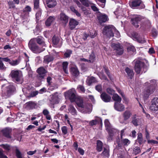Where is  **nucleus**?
I'll use <instances>...</instances> for the list:
<instances>
[{
    "mask_svg": "<svg viewBox=\"0 0 158 158\" xmlns=\"http://www.w3.org/2000/svg\"><path fill=\"white\" fill-rule=\"evenodd\" d=\"M155 80H152L145 83L146 85H148V87L146 89L143 93V96L144 100H146L148 98L149 95L152 94L154 91V89L152 86L156 83Z\"/></svg>",
    "mask_w": 158,
    "mask_h": 158,
    "instance_id": "1",
    "label": "nucleus"
},
{
    "mask_svg": "<svg viewBox=\"0 0 158 158\" xmlns=\"http://www.w3.org/2000/svg\"><path fill=\"white\" fill-rule=\"evenodd\" d=\"M132 24L136 28L139 27V24L142 26V24L140 23V22L143 23L145 25L148 23H150V22L148 20H145L143 17L138 15H134L131 19Z\"/></svg>",
    "mask_w": 158,
    "mask_h": 158,
    "instance_id": "2",
    "label": "nucleus"
},
{
    "mask_svg": "<svg viewBox=\"0 0 158 158\" xmlns=\"http://www.w3.org/2000/svg\"><path fill=\"white\" fill-rule=\"evenodd\" d=\"M28 47L30 49L35 53H39L45 49V48H43L42 49L39 48L35 43V40L34 39L30 40L28 43Z\"/></svg>",
    "mask_w": 158,
    "mask_h": 158,
    "instance_id": "3",
    "label": "nucleus"
},
{
    "mask_svg": "<svg viewBox=\"0 0 158 158\" xmlns=\"http://www.w3.org/2000/svg\"><path fill=\"white\" fill-rule=\"evenodd\" d=\"M28 47L30 49L35 53H39L45 49V48H43L42 49L39 48L35 43V40L34 39L30 40L28 43Z\"/></svg>",
    "mask_w": 158,
    "mask_h": 158,
    "instance_id": "4",
    "label": "nucleus"
},
{
    "mask_svg": "<svg viewBox=\"0 0 158 158\" xmlns=\"http://www.w3.org/2000/svg\"><path fill=\"white\" fill-rule=\"evenodd\" d=\"M130 6L133 9H142L145 7L141 0H132L130 2Z\"/></svg>",
    "mask_w": 158,
    "mask_h": 158,
    "instance_id": "5",
    "label": "nucleus"
},
{
    "mask_svg": "<svg viewBox=\"0 0 158 158\" xmlns=\"http://www.w3.org/2000/svg\"><path fill=\"white\" fill-rule=\"evenodd\" d=\"M133 62L135 64V72L138 74L142 73L144 68V64L141 60L135 59Z\"/></svg>",
    "mask_w": 158,
    "mask_h": 158,
    "instance_id": "6",
    "label": "nucleus"
},
{
    "mask_svg": "<svg viewBox=\"0 0 158 158\" xmlns=\"http://www.w3.org/2000/svg\"><path fill=\"white\" fill-rule=\"evenodd\" d=\"M115 30V28L112 25L105 26L103 31V34L109 38L113 37L114 35L113 31Z\"/></svg>",
    "mask_w": 158,
    "mask_h": 158,
    "instance_id": "7",
    "label": "nucleus"
},
{
    "mask_svg": "<svg viewBox=\"0 0 158 158\" xmlns=\"http://www.w3.org/2000/svg\"><path fill=\"white\" fill-rule=\"evenodd\" d=\"M66 98L69 99L71 102H74L77 97L76 92L74 89H72L64 93Z\"/></svg>",
    "mask_w": 158,
    "mask_h": 158,
    "instance_id": "8",
    "label": "nucleus"
},
{
    "mask_svg": "<svg viewBox=\"0 0 158 158\" xmlns=\"http://www.w3.org/2000/svg\"><path fill=\"white\" fill-rule=\"evenodd\" d=\"M104 123L106 129L108 131L110 136L108 138V140H110V139H111V136L114 135L116 131V130L112 128L108 120L106 119L105 120Z\"/></svg>",
    "mask_w": 158,
    "mask_h": 158,
    "instance_id": "9",
    "label": "nucleus"
},
{
    "mask_svg": "<svg viewBox=\"0 0 158 158\" xmlns=\"http://www.w3.org/2000/svg\"><path fill=\"white\" fill-rule=\"evenodd\" d=\"M132 114L130 111L128 110H126L123 114V118L120 117L119 118V121L120 123L126 124V121L129 119Z\"/></svg>",
    "mask_w": 158,
    "mask_h": 158,
    "instance_id": "10",
    "label": "nucleus"
},
{
    "mask_svg": "<svg viewBox=\"0 0 158 158\" xmlns=\"http://www.w3.org/2000/svg\"><path fill=\"white\" fill-rule=\"evenodd\" d=\"M112 47L117 54L121 55L123 54V49L119 44H113Z\"/></svg>",
    "mask_w": 158,
    "mask_h": 158,
    "instance_id": "11",
    "label": "nucleus"
},
{
    "mask_svg": "<svg viewBox=\"0 0 158 158\" xmlns=\"http://www.w3.org/2000/svg\"><path fill=\"white\" fill-rule=\"evenodd\" d=\"M50 106L51 108H54V105L58 104L59 103V98L58 94L56 93L53 94L52 99L50 100Z\"/></svg>",
    "mask_w": 158,
    "mask_h": 158,
    "instance_id": "12",
    "label": "nucleus"
},
{
    "mask_svg": "<svg viewBox=\"0 0 158 158\" xmlns=\"http://www.w3.org/2000/svg\"><path fill=\"white\" fill-rule=\"evenodd\" d=\"M149 109L152 111L158 110V98H155L151 101V104Z\"/></svg>",
    "mask_w": 158,
    "mask_h": 158,
    "instance_id": "13",
    "label": "nucleus"
},
{
    "mask_svg": "<svg viewBox=\"0 0 158 158\" xmlns=\"http://www.w3.org/2000/svg\"><path fill=\"white\" fill-rule=\"evenodd\" d=\"M75 102L79 107L85 110V113H86L88 111V108L86 106L84 105L83 101L82 99L77 97L76 99Z\"/></svg>",
    "mask_w": 158,
    "mask_h": 158,
    "instance_id": "14",
    "label": "nucleus"
},
{
    "mask_svg": "<svg viewBox=\"0 0 158 158\" xmlns=\"http://www.w3.org/2000/svg\"><path fill=\"white\" fill-rule=\"evenodd\" d=\"M12 78L15 80L17 81H19L22 77V75L19 71L12 70L10 74Z\"/></svg>",
    "mask_w": 158,
    "mask_h": 158,
    "instance_id": "15",
    "label": "nucleus"
},
{
    "mask_svg": "<svg viewBox=\"0 0 158 158\" xmlns=\"http://www.w3.org/2000/svg\"><path fill=\"white\" fill-rule=\"evenodd\" d=\"M59 20L60 23L65 25L68 22L69 17L64 13H62L60 15Z\"/></svg>",
    "mask_w": 158,
    "mask_h": 158,
    "instance_id": "16",
    "label": "nucleus"
},
{
    "mask_svg": "<svg viewBox=\"0 0 158 158\" xmlns=\"http://www.w3.org/2000/svg\"><path fill=\"white\" fill-rule=\"evenodd\" d=\"M99 22L100 23H105L109 20L108 17L105 14L100 13L97 16Z\"/></svg>",
    "mask_w": 158,
    "mask_h": 158,
    "instance_id": "17",
    "label": "nucleus"
},
{
    "mask_svg": "<svg viewBox=\"0 0 158 158\" xmlns=\"http://www.w3.org/2000/svg\"><path fill=\"white\" fill-rule=\"evenodd\" d=\"M52 42L56 47H60L62 44L61 39L55 36L52 38Z\"/></svg>",
    "mask_w": 158,
    "mask_h": 158,
    "instance_id": "18",
    "label": "nucleus"
},
{
    "mask_svg": "<svg viewBox=\"0 0 158 158\" xmlns=\"http://www.w3.org/2000/svg\"><path fill=\"white\" fill-rule=\"evenodd\" d=\"M37 72L39 74V77L41 79H44L47 71L43 67H40L37 70Z\"/></svg>",
    "mask_w": 158,
    "mask_h": 158,
    "instance_id": "19",
    "label": "nucleus"
},
{
    "mask_svg": "<svg viewBox=\"0 0 158 158\" xmlns=\"http://www.w3.org/2000/svg\"><path fill=\"white\" fill-rule=\"evenodd\" d=\"M97 124H102V120L101 118L98 117H96L95 119L89 122V124L90 126H93Z\"/></svg>",
    "mask_w": 158,
    "mask_h": 158,
    "instance_id": "20",
    "label": "nucleus"
},
{
    "mask_svg": "<svg viewBox=\"0 0 158 158\" xmlns=\"http://www.w3.org/2000/svg\"><path fill=\"white\" fill-rule=\"evenodd\" d=\"M12 130L10 128L6 127L2 129L1 132L3 135L7 138H10V134Z\"/></svg>",
    "mask_w": 158,
    "mask_h": 158,
    "instance_id": "21",
    "label": "nucleus"
},
{
    "mask_svg": "<svg viewBox=\"0 0 158 158\" xmlns=\"http://www.w3.org/2000/svg\"><path fill=\"white\" fill-rule=\"evenodd\" d=\"M78 22L73 19H70L69 22V26L70 29H74L76 26L78 24Z\"/></svg>",
    "mask_w": 158,
    "mask_h": 158,
    "instance_id": "22",
    "label": "nucleus"
},
{
    "mask_svg": "<svg viewBox=\"0 0 158 158\" xmlns=\"http://www.w3.org/2000/svg\"><path fill=\"white\" fill-rule=\"evenodd\" d=\"M114 107L116 110L119 111H122L125 109L124 106L119 102H115Z\"/></svg>",
    "mask_w": 158,
    "mask_h": 158,
    "instance_id": "23",
    "label": "nucleus"
},
{
    "mask_svg": "<svg viewBox=\"0 0 158 158\" xmlns=\"http://www.w3.org/2000/svg\"><path fill=\"white\" fill-rule=\"evenodd\" d=\"M70 71L72 75L75 77H77L79 75V71L76 66L72 67L71 68Z\"/></svg>",
    "mask_w": 158,
    "mask_h": 158,
    "instance_id": "24",
    "label": "nucleus"
},
{
    "mask_svg": "<svg viewBox=\"0 0 158 158\" xmlns=\"http://www.w3.org/2000/svg\"><path fill=\"white\" fill-rule=\"evenodd\" d=\"M101 98L103 101L106 102H110L111 99L110 96L105 93H102L101 94Z\"/></svg>",
    "mask_w": 158,
    "mask_h": 158,
    "instance_id": "25",
    "label": "nucleus"
},
{
    "mask_svg": "<svg viewBox=\"0 0 158 158\" xmlns=\"http://www.w3.org/2000/svg\"><path fill=\"white\" fill-rule=\"evenodd\" d=\"M47 6L49 8H53L56 5V2L55 0H46Z\"/></svg>",
    "mask_w": 158,
    "mask_h": 158,
    "instance_id": "26",
    "label": "nucleus"
},
{
    "mask_svg": "<svg viewBox=\"0 0 158 158\" xmlns=\"http://www.w3.org/2000/svg\"><path fill=\"white\" fill-rule=\"evenodd\" d=\"M141 121L140 119L137 118L136 115H135L133 116L132 123L135 126H136L138 125L140 123Z\"/></svg>",
    "mask_w": 158,
    "mask_h": 158,
    "instance_id": "27",
    "label": "nucleus"
},
{
    "mask_svg": "<svg viewBox=\"0 0 158 158\" xmlns=\"http://www.w3.org/2000/svg\"><path fill=\"white\" fill-rule=\"evenodd\" d=\"M68 110L72 114L75 115H77V111L74 106L72 105H69L68 107Z\"/></svg>",
    "mask_w": 158,
    "mask_h": 158,
    "instance_id": "28",
    "label": "nucleus"
},
{
    "mask_svg": "<svg viewBox=\"0 0 158 158\" xmlns=\"http://www.w3.org/2000/svg\"><path fill=\"white\" fill-rule=\"evenodd\" d=\"M37 43L40 44H41L43 47H45V44L44 41V38L41 36H38L36 38L34 39Z\"/></svg>",
    "mask_w": 158,
    "mask_h": 158,
    "instance_id": "29",
    "label": "nucleus"
},
{
    "mask_svg": "<svg viewBox=\"0 0 158 158\" xmlns=\"http://www.w3.org/2000/svg\"><path fill=\"white\" fill-rule=\"evenodd\" d=\"M27 109L30 110L34 108L35 106V104L32 102H29L26 103Z\"/></svg>",
    "mask_w": 158,
    "mask_h": 158,
    "instance_id": "30",
    "label": "nucleus"
},
{
    "mask_svg": "<svg viewBox=\"0 0 158 158\" xmlns=\"http://www.w3.org/2000/svg\"><path fill=\"white\" fill-rule=\"evenodd\" d=\"M54 59L53 57L50 55H47L44 56V62L48 64L51 62Z\"/></svg>",
    "mask_w": 158,
    "mask_h": 158,
    "instance_id": "31",
    "label": "nucleus"
},
{
    "mask_svg": "<svg viewBox=\"0 0 158 158\" xmlns=\"http://www.w3.org/2000/svg\"><path fill=\"white\" fill-rule=\"evenodd\" d=\"M55 18L54 17L50 16L46 20L45 25L47 26H50L52 23L54 21Z\"/></svg>",
    "mask_w": 158,
    "mask_h": 158,
    "instance_id": "32",
    "label": "nucleus"
},
{
    "mask_svg": "<svg viewBox=\"0 0 158 158\" xmlns=\"http://www.w3.org/2000/svg\"><path fill=\"white\" fill-rule=\"evenodd\" d=\"M43 114L45 117L48 120H50L51 119V117L49 114V112L47 109H44L43 111Z\"/></svg>",
    "mask_w": 158,
    "mask_h": 158,
    "instance_id": "33",
    "label": "nucleus"
},
{
    "mask_svg": "<svg viewBox=\"0 0 158 158\" xmlns=\"http://www.w3.org/2000/svg\"><path fill=\"white\" fill-rule=\"evenodd\" d=\"M97 151L98 152L101 151L102 148L103 143L102 142L99 140H97Z\"/></svg>",
    "mask_w": 158,
    "mask_h": 158,
    "instance_id": "34",
    "label": "nucleus"
},
{
    "mask_svg": "<svg viewBox=\"0 0 158 158\" xmlns=\"http://www.w3.org/2000/svg\"><path fill=\"white\" fill-rule=\"evenodd\" d=\"M96 81L95 78L92 77H88L86 80V82L89 85H90L92 83L95 82Z\"/></svg>",
    "mask_w": 158,
    "mask_h": 158,
    "instance_id": "35",
    "label": "nucleus"
},
{
    "mask_svg": "<svg viewBox=\"0 0 158 158\" xmlns=\"http://www.w3.org/2000/svg\"><path fill=\"white\" fill-rule=\"evenodd\" d=\"M125 71L129 77L131 78L134 75L133 70L127 67L125 69Z\"/></svg>",
    "mask_w": 158,
    "mask_h": 158,
    "instance_id": "36",
    "label": "nucleus"
},
{
    "mask_svg": "<svg viewBox=\"0 0 158 158\" xmlns=\"http://www.w3.org/2000/svg\"><path fill=\"white\" fill-rule=\"evenodd\" d=\"M62 67L64 73L66 74L68 73V63L67 62H64L62 63Z\"/></svg>",
    "mask_w": 158,
    "mask_h": 158,
    "instance_id": "37",
    "label": "nucleus"
},
{
    "mask_svg": "<svg viewBox=\"0 0 158 158\" xmlns=\"http://www.w3.org/2000/svg\"><path fill=\"white\" fill-rule=\"evenodd\" d=\"M15 153L16 156L17 158H23V156L21 152L16 146L15 147Z\"/></svg>",
    "mask_w": 158,
    "mask_h": 158,
    "instance_id": "38",
    "label": "nucleus"
},
{
    "mask_svg": "<svg viewBox=\"0 0 158 158\" xmlns=\"http://www.w3.org/2000/svg\"><path fill=\"white\" fill-rule=\"evenodd\" d=\"M112 98L114 101L120 103L122 100L121 98L116 94H113Z\"/></svg>",
    "mask_w": 158,
    "mask_h": 158,
    "instance_id": "39",
    "label": "nucleus"
},
{
    "mask_svg": "<svg viewBox=\"0 0 158 158\" xmlns=\"http://www.w3.org/2000/svg\"><path fill=\"white\" fill-rule=\"evenodd\" d=\"M134 40L137 41L138 42L141 43H143L146 42V41L143 38H141L140 37L137 36H136L133 37Z\"/></svg>",
    "mask_w": 158,
    "mask_h": 158,
    "instance_id": "40",
    "label": "nucleus"
},
{
    "mask_svg": "<svg viewBox=\"0 0 158 158\" xmlns=\"http://www.w3.org/2000/svg\"><path fill=\"white\" fill-rule=\"evenodd\" d=\"M137 140L140 144H141L143 143V140L142 133H139L138 134Z\"/></svg>",
    "mask_w": 158,
    "mask_h": 158,
    "instance_id": "41",
    "label": "nucleus"
},
{
    "mask_svg": "<svg viewBox=\"0 0 158 158\" xmlns=\"http://www.w3.org/2000/svg\"><path fill=\"white\" fill-rule=\"evenodd\" d=\"M40 26L37 24L34 30V33L35 35H37L40 32Z\"/></svg>",
    "mask_w": 158,
    "mask_h": 158,
    "instance_id": "42",
    "label": "nucleus"
},
{
    "mask_svg": "<svg viewBox=\"0 0 158 158\" xmlns=\"http://www.w3.org/2000/svg\"><path fill=\"white\" fill-rule=\"evenodd\" d=\"M127 50L128 52L131 54H133L136 51V49L133 46H131L127 48Z\"/></svg>",
    "mask_w": 158,
    "mask_h": 158,
    "instance_id": "43",
    "label": "nucleus"
},
{
    "mask_svg": "<svg viewBox=\"0 0 158 158\" xmlns=\"http://www.w3.org/2000/svg\"><path fill=\"white\" fill-rule=\"evenodd\" d=\"M14 87L11 85H10L7 88V91L8 94H10L14 91Z\"/></svg>",
    "mask_w": 158,
    "mask_h": 158,
    "instance_id": "44",
    "label": "nucleus"
},
{
    "mask_svg": "<svg viewBox=\"0 0 158 158\" xmlns=\"http://www.w3.org/2000/svg\"><path fill=\"white\" fill-rule=\"evenodd\" d=\"M121 139L122 143L124 145H128L130 143V141L127 139Z\"/></svg>",
    "mask_w": 158,
    "mask_h": 158,
    "instance_id": "45",
    "label": "nucleus"
},
{
    "mask_svg": "<svg viewBox=\"0 0 158 158\" xmlns=\"http://www.w3.org/2000/svg\"><path fill=\"white\" fill-rule=\"evenodd\" d=\"M102 154L104 156L108 157L109 156V151L108 149L104 148V151Z\"/></svg>",
    "mask_w": 158,
    "mask_h": 158,
    "instance_id": "46",
    "label": "nucleus"
},
{
    "mask_svg": "<svg viewBox=\"0 0 158 158\" xmlns=\"http://www.w3.org/2000/svg\"><path fill=\"white\" fill-rule=\"evenodd\" d=\"M140 152V150L139 147H135L133 149V153L135 155L138 154Z\"/></svg>",
    "mask_w": 158,
    "mask_h": 158,
    "instance_id": "47",
    "label": "nucleus"
},
{
    "mask_svg": "<svg viewBox=\"0 0 158 158\" xmlns=\"http://www.w3.org/2000/svg\"><path fill=\"white\" fill-rule=\"evenodd\" d=\"M77 89L80 92L84 93L85 89L84 87L81 85H78L77 87Z\"/></svg>",
    "mask_w": 158,
    "mask_h": 158,
    "instance_id": "48",
    "label": "nucleus"
},
{
    "mask_svg": "<svg viewBox=\"0 0 158 158\" xmlns=\"http://www.w3.org/2000/svg\"><path fill=\"white\" fill-rule=\"evenodd\" d=\"M0 146L2 147L5 150L7 151H9L10 148V146L7 144H2Z\"/></svg>",
    "mask_w": 158,
    "mask_h": 158,
    "instance_id": "49",
    "label": "nucleus"
},
{
    "mask_svg": "<svg viewBox=\"0 0 158 158\" xmlns=\"http://www.w3.org/2000/svg\"><path fill=\"white\" fill-rule=\"evenodd\" d=\"M9 63L12 66H15L19 64V61L17 60H10Z\"/></svg>",
    "mask_w": 158,
    "mask_h": 158,
    "instance_id": "50",
    "label": "nucleus"
},
{
    "mask_svg": "<svg viewBox=\"0 0 158 158\" xmlns=\"http://www.w3.org/2000/svg\"><path fill=\"white\" fill-rule=\"evenodd\" d=\"M72 52L70 50H67L66 52L64 53V55L65 57L68 58L72 54Z\"/></svg>",
    "mask_w": 158,
    "mask_h": 158,
    "instance_id": "51",
    "label": "nucleus"
},
{
    "mask_svg": "<svg viewBox=\"0 0 158 158\" xmlns=\"http://www.w3.org/2000/svg\"><path fill=\"white\" fill-rule=\"evenodd\" d=\"M107 92L110 94L113 95L114 94L115 91L112 89L110 88H108L106 89Z\"/></svg>",
    "mask_w": 158,
    "mask_h": 158,
    "instance_id": "52",
    "label": "nucleus"
},
{
    "mask_svg": "<svg viewBox=\"0 0 158 158\" xmlns=\"http://www.w3.org/2000/svg\"><path fill=\"white\" fill-rule=\"evenodd\" d=\"M95 89L99 92H102V88L101 85L99 84L95 86Z\"/></svg>",
    "mask_w": 158,
    "mask_h": 158,
    "instance_id": "53",
    "label": "nucleus"
},
{
    "mask_svg": "<svg viewBox=\"0 0 158 158\" xmlns=\"http://www.w3.org/2000/svg\"><path fill=\"white\" fill-rule=\"evenodd\" d=\"M6 67L4 65L2 62L0 60V70H5Z\"/></svg>",
    "mask_w": 158,
    "mask_h": 158,
    "instance_id": "54",
    "label": "nucleus"
},
{
    "mask_svg": "<svg viewBox=\"0 0 158 158\" xmlns=\"http://www.w3.org/2000/svg\"><path fill=\"white\" fill-rule=\"evenodd\" d=\"M41 15V12L40 10L39 11L36 13L35 15L36 18L37 20H39Z\"/></svg>",
    "mask_w": 158,
    "mask_h": 158,
    "instance_id": "55",
    "label": "nucleus"
},
{
    "mask_svg": "<svg viewBox=\"0 0 158 158\" xmlns=\"http://www.w3.org/2000/svg\"><path fill=\"white\" fill-rule=\"evenodd\" d=\"M95 58L94 55V54H91L89 56V61L90 62H93Z\"/></svg>",
    "mask_w": 158,
    "mask_h": 158,
    "instance_id": "56",
    "label": "nucleus"
},
{
    "mask_svg": "<svg viewBox=\"0 0 158 158\" xmlns=\"http://www.w3.org/2000/svg\"><path fill=\"white\" fill-rule=\"evenodd\" d=\"M34 8L37 9L39 6V1L38 0H35L34 1Z\"/></svg>",
    "mask_w": 158,
    "mask_h": 158,
    "instance_id": "57",
    "label": "nucleus"
},
{
    "mask_svg": "<svg viewBox=\"0 0 158 158\" xmlns=\"http://www.w3.org/2000/svg\"><path fill=\"white\" fill-rule=\"evenodd\" d=\"M61 130L63 133L65 135L67 133V129L66 127L63 126L61 128Z\"/></svg>",
    "mask_w": 158,
    "mask_h": 158,
    "instance_id": "58",
    "label": "nucleus"
},
{
    "mask_svg": "<svg viewBox=\"0 0 158 158\" xmlns=\"http://www.w3.org/2000/svg\"><path fill=\"white\" fill-rule=\"evenodd\" d=\"M2 150L0 148V158H8L7 157L3 154Z\"/></svg>",
    "mask_w": 158,
    "mask_h": 158,
    "instance_id": "59",
    "label": "nucleus"
},
{
    "mask_svg": "<svg viewBox=\"0 0 158 158\" xmlns=\"http://www.w3.org/2000/svg\"><path fill=\"white\" fill-rule=\"evenodd\" d=\"M148 143L152 144H158V142L157 141L153 140H148Z\"/></svg>",
    "mask_w": 158,
    "mask_h": 158,
    "instance_id": "60",
    "label": "nucleus"
},
{
    "mask_svg": "<svg viewBox=\"0 0 158 158\" xmlns=\"http://www.w3.org/2000/svg\"><path fill=\"white\" fill-rule=\"evenodd\" d=\"M92 9L94 11H98L99 10L98 9L94 4H92L91 6Z\"/></svg>",
    "mask_w": 158,
    "mask_h": 158,
    "instance_id": "61",
    "label": "nucleus"
},
{
    "mask_svg": "<svg viewBox=\"0 0 158 158\" xmlns=\"http://www.w3.org/2000/svg\"><path fill=\"white\" fill-rule=\"evenodd\" d=\"M89 36L91 38H94L96 35V33L94 31L92 33H91V32H89Z\"/></svg>",
    "mask_w": 158,
    "mask_h": 158,
    "instance_id": "62",
    "label": "nucleus"
},
{
    "mask_svg": "<svg viewBox=\"0 0 158 158\" xmlns=\"http://www.w3.org/2000/svg\"><path fill=\"white\" fill-rule=\"evenodd\" d=\"M78 152L79 153L82 155H83L84 154V151L81 148H79L78 149Z\"/></svg>",
    "mask_w": 158,
    "mask_h": 158,
    "instance_id": "63",
    "label": "nucleus"
},
{
    "mask_svg": "<svg viewBox=\"0 0 158 158\" xmlns=\"http://www.w3.org/2000/svg\"><path fill=\"white\" fill-rule=\"evenodd\" d=\"M31 8L29 6H26L23 10L24 12H30L31 11Z\"/></svg>",
    "mask_w": 158,
    "mask_h": 158,
    "instance_id": "64",
    "label": "nucleus"
}]
</instances>
